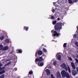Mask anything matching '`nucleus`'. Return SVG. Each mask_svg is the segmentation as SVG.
<instances>
[{"label":"nucleus","mask_w":78,"mask_h":78,"mask_svg":"<svg viewBox=\"0 0 78 78\" xmlns=\"http://www.w3.org/2000/svg\"><path fill=\"white\" fill-rule=\"evenodd\" d=\"M56 57L57 58V59H58V60H59V61H61V55H60L58 53L56 55Z\"/></svg>","instance_id":"5"},{"label":"nucleus","mask_w":78,"mask_h":78,"mask_svg":"<svg viewBox=\"0 0 78 78\" xmlns=\"http://www.w3.org/2000/svg\"><path fill=\"white\" fill-rule=\"evenodd\" d=\"M61 67H62V68H63L66 70V71H67V70H68L69 73H71V70H70V67L69 66H66V64L65 63H63L61 65ZM68 69V70H67Z\"/></svg>","instance_id":"2"},{"label":"nucleus","mask_w":78,"mask_h":78,"mask_svg":"<svg viewBox=\"0 0 78 78\" xmlns=\"http://www.w3.org/2000/svg\"><path fill=\"white\" fill-rule=\"evenodd\" d=\"M54 66H56V62H54Z\"/></svg>","instance_id":"30"},{"label":"nucleus","mask_w":78,"mask_h":78,"mask_svg":"<svg viewBox=\"0 0 78 78\" xmlns=\"http://www.w3.org/2000/svg\"><path fill=\"white\" fill-rule=\"evenodd\" d=\"M14 71H17V69L16 68H15V69H14Z\"/></svg>","instance_id":"33"},{"label":"nucleus","mask_w":78,"mask_h":78,"mask_svg":"<svg viewBox=\"0 0 78 78\" xmlns=\"http://www.w3.org/2000/svg\"><path fill=\"white\" fill-rule=\"evenodd\" d=\"M78 0H74L73 2H75V3H76V2H78Z\"/></svg>","instance_id":"32"},{"label":"nucleus","mask_w":78,"mask_h":78,"mask_svg":"<svg viewBox=\"0 0 78 78\" xmlns=\"http://www.w3.org/2000/svg\"><path fill=\"white\" fill-rule=\"evenodd\" d=\"M5 67H4L2 68V70H1V71L0 72V75H1V74H3V73H4L5 72Z\"/></svg>","instance_id":"7"},{"label":"nucleus","mask_w":78,"mask_h":78,"mask_svg":"<svg viewBox=\"0 0 78 78\" xmlns=\"http://www.w3.org/2000/svg\"><path fill=\"white\" fill-rule=\"evenodd\" d=\"M39 61L40 62V60H39V58H36L35 59V62H36V63H37V62Z\"/></svg>","instance_id":"16"},{"label":"nucleus","mask_w":78,"mask_h":78,"mask_svg":"<svg viewBox=\"0 0 78 78\" xmlns=\"http://www.w3.org/2000/svg\"><path fill=\"white\" fill-rule=\"evenodd\" d=\"M66 78H70V75H69V74L68 73L66 75Z\"/></svg>","instance_id":"13"},{"label":"nucleus","mask_w":78,"mask_h":78,"mask_svg":"<svg viewBox=\"0 0 78 78\" xmlns=\"http://www.w3.org/2000/svg\"><path fill=\"white\" fill-rule=\"evenodd\" d=\"M54 31L53 30H51V32L53 33Z\"/></svg>","instance_id":"41"},{"label":"nucleus","mask_w":78,"mask_h":78,"mask_svg":"<svg viewBox=\"0 0 78 78\" xmlns=\"http://www.w3.org/2000/svg\"><path fill=\"white\" fill-rule=\"evenodd\" d=\"M75 44L76 45V46L77 47H78V43L77 42H75Z\"/></svg>","instance_id":"26"},{"label":"nucleus","mask_w":78,"mask_h":78,"mask_svg":"<svg viewBox=\"0 0 78 78\" xmlns=\"http://www.w3.org/2000/svg\"><path fill=\"white\" fill-rule=\"evenodd\" d=\"M39 59L40 60V62H41L44 60V59H43V58H42V57H39Z\"/></svg>","instance_id":"12"},{"label":"nucleus","mask_w":78,"mask_h":78,"mask_svg":"<svg viewBox=\"0 0 78 78\" xmlns=\"http://www.w3.org/2000/svg\"><path fill=\"white\" fill-rule=\"evenodd\" d=\"M52 12H55V10L53 9V10H52Z\"/></svg>","instance_id":"36"},{"label":"nucleus","mask_w":78,"mask_h":78,"mask_svg":"<svg viewBox=\"0 0 78 78\" xmlns=\"http://www.w3.org/2000/svg\"><path fill=\"white\" fill-rule=\"evenodd\" d=\"M18 78H20V76H19L18 77Z\"/></svg>","instance_id":"42"},{"label":"nucleus","mask_w":78,"mask_h":78,"mask_svg":"<svg viewBox=\"0 0 78 78\" xmlns=\"http://www.w3.org/2000/svg\"><path fill=\"white\" fill-rule=\"evenodd\" d=\"M2 67H0V71L1 70H2Z\"/></svg>","instance_id":"38"},{"label":"nucleus","mask_w":78,"mask_h":78,"mask_svg":"<svg viewBox=\"0 0 78 78\" xmlns=\"http://www.w3.org/2000/svg\"><path fill=\"white\" fill-rule=\"evenodd\" d=\"M33 71H30L29 72V74L30 75H31V74H33Z\"/></svg>","instance_id":"25"},{"label":"nucleus","mask_w":78,"mask_h":78,"mask_svg":"<svg viewBox=\"0 0 78 78\" xmlns=\"http://www.w3.org/2000/svg\"><path fill=\"white\" fill-rule=\"evenodd\" d=\"M3 46L2 44L0 45V51L3 50Z\"/></svg>","instance_id":"14"},{"label":"nucleus","mask_w":78,"mask_h":78,"mask_svg":"<svg viewBox=\"0 0 78 78\" xmlns=\"http://www.w3.org/2000/svg\"><path fill=\"white\" fill-rule=\"evenodd\" d=\"M37 65L39 67H42V66H44V63H41L40 64L39 63H38L37 64Z\"/></svg>","instance_id":"10"},{"label":"nucleus","mask_w":78,"mask_h":78,"mask_svg":"<svg viewBox=\"0 0 78 78\" xmlns=\"http://www.w3.org/2000/svg\"><path fill=\"white\" fill-rule=\"evenodd\" d=\"M4 77H5V75L3 74L2 76L1 77V78H4Z\"/></svg>","instance_id":"29"},{"label":"nucleus","mask_w":78,"mask_h":78,"mask_svg":"<svg viewBox=\"0 0 78 78\" xmlns=\"http://www.w3.org/2000/svg\"><path fill=\"white\" fill-rule=\"evenodd\" d=\"M77 30H76V32H77V34L78 35V26L77 27Z\"/></svg>","instance_id":"35"},{"label":"nucleus","mask_w":78,"mask_h":78,"mask_svg":"<svg viewBox=\"0 0 78 78\" xmlns=\"http://www.w3.org/2000/svg\"><path fill=\"white\" fill-rule=\"evenodd\" d=\"M72 74L73 75V76H75V75H77L78 74V73H77V72H76V70L73 69L72 70Z\"/></svg>","instance_id":"4"},{"label":"nucleus","mask_w":78,"mask_h":78,"mask_svg":"<svg viewBox=\"0 0 78 78\" xmlns=\"http://www.w3.org/2000/svg\"><path fill=\"white\" fill-rule=\"evenodd\" d=\"M5 43H9V41L8 39H6L5 41Z\"/></svg>","instance_id":"21"},{"label":"nucleus","mask_w":78,"mask_h":78,"mask_svg":"<svg viewBox=\"0 0 78 78\" xmlns=\"http://www.w3.org/2000/svg\"><path fill=\"white\" fill-rule=\"evenodd\" d=\"M57 19L58 20H60V19L59 18H58Z\"/></svg>","instance_id":"39"},{"label":"nucleus","mask_w":78,"mask_h":78,"mask_svg":"<svg viewBox=\"0 0 78 78\" xmlns=\"http://www.w3.org/2000/svg\"><path fill=\"white\" fill-rule=\"evenodd\" d=\"M4 37L3 36H2L0 37V39L1 41H2L3 39H4Z\"/></svg>","instance_id":"17"},{"label":"nucleus","mask_w":78,"mask_h":78,"mask_svg":"<svg viewBox=\"0 0 78 78\" xmlns=\"http://www.w3.org/2000/svg\"><path fill=\"white\" fill-rule=\"evenodd\" d=\"M68 58L70 61H72V58H71L69 57Z\"/></svg>","instance_id":"31"},{"label":"nucleus","mask_w":78,"mask_h":78,"mask_svg":"<svg viewBox=\"0 0 78 78\" xmlns=\"http://www.w3.org/2000/svg\"><path fill=\"white\" fill-rule=\"evenodd\" d=\"M68 2L69 3H70V4H72L73 3V2L72 1V0H69Z\"/></svg>","instance_id":"20"},{"label":"nucleus","mask_w":78,"mask_h":78,"mask_svg":"<svg viewBox=\"0 0 78 78\" xmlns=\"http://www.w3.org/2000/svg\"><path fill=\"white\" fill-rule=\"evenodd\" d=\"M48 67V66H47V67Z\"/></svg>","instance_id":"44"},{"label":"nucleus","mask_w":78,"mask_h":78,"mask_svg":"<svg viewBox=\"0 0 78 78\" xmlns=\"http://www.w3.org/2000/svg\"><path fill=\"white\" fill-rule=\"evenodd\" d=\"M67 47V44L66 43H64L63 44V47L64 48H65V47Z\"/></svg>","instance_id":"24"},{"label":"nucleus","mask_w":78,"mask_h":78,"mask_svg":"<svg viewBox=\"0 0 78 78\" xmlns=\"http://www.w3.org/2000/svg\"><path fill=\"white\" fill-rule=\"evenodd\" d=\"M51 78H55V77L53 76V75L52 74L51 75Z\"/></svg>","instance_id":"28"},{"label":"nucleus","mask_w":78,"mask_h":78,"mask_svg":"<svg viewBox=\"0 0 78 78\" xmlns=\"http://www.w3.org/2000/svg\"><path fill=\"white\" fill-rule=\"evenodd\" d=\"M54 59H53V60H54Z\"/></svg>","instance_id":"45"},{"label":"nucleus","mask_w":78,"mask_h":78,"mask_svg":"<svg viewBox=\"0 0 78 78\" xmlns=\"http://www.w3.org/2000/svg\"><path fill=\"white\" fill-rule=\"evenodd\" d=\"M17 51H18L19 53H21L22 52V51L21 50H17Z\"/></svg>","instance_id":"19"},{"label":"nucleus","mask_w":78,"mask_h":78,"mask_svg":"<svg viewBox=\"0 0 78 78\" xmlns=\"http://www.w3.org/2000/svg\"><path fill=\"white\" fill-rule=\"evenodd\" d=\"M43 52H44V53H46V52H47V51L46 49H45L44 48H43Z\"/></svg>","instance_id":"22"},{"label":"nucleus","mask_w":78,"mask_h":78,"mask_svg":"<svg viewBox=\"0 0 78 78\" xmlns=\"http://www.w3.org/2000/svg\"><path fill=\"white\" fill-rule=\"evenodd\" d=\"M1 66H2V64L0 63V67H1Z\"/></svg>","instance_id":"40"},{"label":"nucleus","mask_w":78,"mask_h":78,"mask_svg":"<svg viewBox=\"0 0 78 78\" xmlns=\"http://www.w3.org/2000/svg\"><path fill=\"white\" fill-rule=\"evenodd\" d=\"M51 19H55V16H51Z\"/></svg>","instance_id":"27"},{"label":"nucleus","mask_w":78,"mask_h":78,"mask_svg":"<svg viewBox=\"0 0 78 78\" xmlns=\"http://www.w3.org/2000/svg\"><path fill=\"white\" fill-rule=\"evenodd\" d=\"M68 73L66 72V71L64 70H62L61 72L62 75L63 77H66V74Z\"/></svg>","instance_id":"3"},{"label":"nucleus","mask_w":78,"mask_h":78,"mask_svg":"<svg viewBox=\"0 0 78 78\" xmlns=\"http://www.w3.org/2000/svg\"><path fill=\"white\" fill-rule=\"evenodd\" d=\"M74 38H76V35L75 34L73 36Z\"/></svg>","instance_id":"34"},{"label":"nucleus","mask_w":78,"mask_h":78,"mask_svg":"<svg viewBox=\"0 0 78 78\" xmlns=\"http://www.w3.org/2000/svg\"><path fill=\"white\" fill-rule=\"evenodd\" d=\"M53 9V8H52V9Z\"/></svg>","instance_id":"46"},{"label":"nucleus","mask_w":78,"mask_h":78,"mask_svg":"<svg viewBox=\"0 0 78 78\" xmlns=\"http://www.w3.org/2000/svg\"><path fill=\"white\" fill-rule=\"evenodd\" d=\"M71 65L73 69H76V66H75V64L73 62H71Z\"/></svg>","instance_id":"9"},{"label":"nucleus","mask_w":78,"mask_h":78,"mask_svg":"<svg viewBox=\"0 0 78 78\" xmlns=\"http://www.w3.org/2000/svg\"><path fill=\"white\" fill-rule=\"evenodd\" d=\"M56 22H57L56 21H54L52 23L53 25H55V24L56 23Z\"/></svg>","instance_id":"23"},{"label":"nucleus","mask_w":78,"mask_h":78,"mask_svg":"<svg viewBox=\"0 0 78 78\" xmlns=\"http://www.w3.org/2000/svg\"><path fill=\"white\" fill-rule=\"evenodd\" d=\"M76 70H77V72H78V67H77L76 68Z\"/></svg>","instance_id":"37"},{"label":"nucleus","mask_w":78,"mask_h":78,"mask_svg":"<svg viewBox=\"0 0 78 78\" xmlns=\"http://www.w3.org/2000/svg\"><path fill=\"white\" fill-rule=\"evenodd\" d=\"M9 48L8 46H6L2 50H8Z\"/></svg>","instance_id":"11"},{"label":"nucleus","mask_w":78,"mask_h":78,"mask_svg":"<svg viewBox=\"0 0 78 78\" xmlns=\"http://www.w3.org/2000/svg\"><path fill=\"white\" fill-rule=\"evenodd\" d=\"M46 73L47 75L49 76L50 75V71L48 69H46Z\"/></svg>","instance_id":"8"},{"label":"nucleus","mask_w":78,"mask_h":78,"mask_svg":"<svg viewBox=\"0 0 78 78\" xmlns=\"http://www.w3.org/2000/svg\"><path fill=\"white\" fill-rule=\"evenodd\" d=\"M37 53L38 55H42V51H36L35 53V56H36L37 55Z\"/></svg>","instance_id":"6"},{"label":"nucleus","mask_w":78,"mask_h":78,"mask_svg":"<svg viewBox=\"0 0 78 78\" xmlns=\"http://www.w3.org/2000/svg\"><path fill=\"white\" fill-rule=\"evenodd\" d=\"M11 64V62H9L6 64L5 65V66H8V65H9V64Z\"/></svg>","instance_id":"15"},{"label":"nucleus","mask_w":78,"mask_h":78,"mask_svg":"<svg viewBox=\"0 0 78 78\" xmlns=\"http://www.w3.org/2000/svg\"><path fill=\"white\" fill-rule=\"evenodd\" d=\"M53 4L55 6H56V5H55V3H54Z\"/></svg>","instance_id":"43"},{"label":"nucleus","mask_w":78,"mask_h":78,"mask_svg":"<svg viewBox=\"0 0 78 78\" xmlns=\"http://www.w3.org/2000/svg\"><path fill=\"white\" fill-rule=\"evenodd\" d=\"M28 27H24V30H26V31H28Z\"/></svg>","instance_id":"18"},{"label":"nucleus","mask_w":78,"mask_h":78,"mask_svg":"<svg viewBox=\"0 0 78 78\" xmlns=\"http://www.w3.org/2000/svg\"><path fill=\"white\" fill-rule=\"evenodd\" d=\"M62 24L61 23H58L55 25L54 28L56 31L54 32V34L53 35L54 36H59L60 35L59 33H57L56 31H58V33H59L60 30L62 29Z\"/></svg>","instance_id":"1"}]
</instances>
